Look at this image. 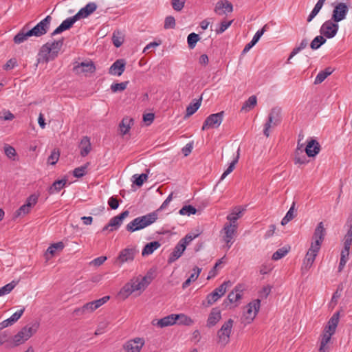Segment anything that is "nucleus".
Here are the masks:
<instances>
[{"label": "nucleus", "mask_w": 352, "mask_h": 352, "mask_svg": "<svg viewBox=\"0 0 352 352\" xmlns=\"http://www.w3.org/2000/svg\"><path fill=\"white\" fill-rule=\"evenodd\" d=\"M153 279V272L150 270L144 276L133 278L130 280V283L133 285L134 292H139V294H141Z\"/></svg>", "instance_id": "obj_4"}, {"label": "nucleus", "mask_w": 352, "mask_h": 352, "mask_svg": "<svg viewBox=\"0 0 352 352\" xmlns=\"http://www.w3.org/2000/svg\"><path fill=\"white\" fill-rule=\"evenodd\" d=\"M177 322L176 314H170L165 316L160 320L154 319L152 320L151 324L160 328L173 325Z\"/></svg>", "instance_id": "obj_19"}, {"label": "nucleus", "mask_w": 352, "mask_h": 352, "mask_svg": "<svg viewBox=\"0 0 352 352\" xmlns=\"http://www.w3.org/2000/svg\"><path fill=\"white\" fill-rule=\"evenodd\" d=\"M351 248L344 247L341 251L338 272H341L349 260Z\"/></svg>", "instance_id": "obj_35"}, {"label": "nucleus", "mask_w": 352, "mask_h": 352, "mask_svg": "<svg viewBox=\"0 0 352 352\" xmlns=\"http://www.w3.org/2000/svg\"><path fill=\"white\" fill-rule=\"evenodd\" d=\"M17 66V60L16 58H10L7 63L3 66L4 70H11Z\"/></svg>", "instance_id": "obj_60"}, {"label": "nucleus", "mask_w": 352, "mask_h": 352, "mask_svg": "<svg viewBox=\"0 0 352 352\" xmlns=\"http://www.w3.org/2000/svg\"><path fill=\"white\" fill-rule=\"evenodd\" d=\"M73 71L76 74L87 76L96 71V67L92 61H83L74 63Z\"/></svg>", "instance_id": "obj_8"}, {"label": "nucleus", "mask_w": 352, "mask_h": 352, "mask_svg": "<svg viewBox=\"0 0 352 352\" xmlns=\"http://www.w3.org/2000/svg\"><path fill=\"white\" fill-rule=\"evenodd\" d=\"M133 120L129 118H124L119 124L120 133L122 135L128 133L131 129V125L133 124Z\"/></svg>", "instance_id": "obj_36"}, {"label": "nucleus", "mask_w": 352, "mask_h": 352, "mask_svg": "<svg viewBox=\"0 0 352 352\" xmlns=\"http://www.w3.org/2000/svg\"><path fill=\"white\" fill-rule=\"evenodd\" d=\"M52 20V16L48 15L32 28L36 34V37H40L48 32Z\"/></svg>", "instance_id": "obj_16"}, {"label": "nucleus", "mask_w": 352, "mask_h": 352, "mask_svg": "<svg viewBox=\"0 0 352 352\" xmlns=\"http://www.w3.org/2000/svg\"><path fill=\"white\" fill-rule=\"evenodd\" d=\"M31 210V208L28 206V205H26L25 204L21 206L17 210H16V216L20 215H25L26 214H28Z\"/></svg>", "instance_id": "obj_64"}, {"label": "nucleus", "mask_w": 352, "mask_h": 352, "mask_svg": "<svg viewBox=\"0 0 352 352\" xmlns=\"http://www.w3.org/2000/svg\"><path fill=\"white\" fill-rule=\"evenodd\" d=\"M129 215V212L128 210H125L119 215L113 217L110 219L109 223L102 228V231L107 230L109 228L110 231L118 229V228L122 225L123 220Z\"/></svg>", "instance_id": "obj_13"}, {"label": "nucleus", "mask_w": 352, "mask_h": 352, "mask_svg": "<svg viewBox=\"0 0 352 352\" xmlns=\"http://www.w3.org/2000/svg\"><path fill=\"white\" fill-rule=\"evenodd\" d=\"M175 26V19L172 16H168L166 17L164 24V28L165 29H171L174 28Z\"/></svg>", "instance_id": "obj_57"}, {"label": "nucleus", "mask_w": 352, "mask_h": 352, "mask_svg": "<svg viewBox=\"0 0 352 352\" xmlns=\"http://www.w3.org/2000/svg\"><path fill=\"white\" fill-rule=\"evenodd\" d=\"M186 248V247H185V245H183L181 243L178 242V243L175 247L173 251L170 253L168 257V263H172L175 262L176 260H177L182 255Z\"/></svg>", "instance_id": "obj_28"}, {"label": "nucleus", "mask_w": 352, "mask_h": 352, "mask_svg": "<svg viewBox=\"0 0 352 352\" xmlns=\"http://www.w3.org/2000/svg\"><path fill=\"white\" fill-rule=\"evenodd\" d=\"M77 21L78 19L75 15L72 17L67 18L60 23L58 28L54 30V32L52 33V36L60 34L63 31L69 30Z\"/></svg>", "instance_id": "obj_22"}, {"label": "nucleus", "mask_w": 352, "mask_h": 352, "mask_svg": "<svg viewBox=\"0 0 352 352\" xmlns=\"http://www.w3.org/2000/svg\"><path fill=\"white\" fill-rule=\"evenodd\" d=\"M325 234L326 230L323 222H320L314 230L311 244L321 248Z\"/></svg>", "instance_id": "obj_15"}, {"label": "nucleus", "mask_w": 352, "mask_h": 352, "mask_svg": "<svg viewBox=\"0 0 352 352\" xmlns=\"http://www.w3.org/2000/svg\"><path fill=\"white\" fill-rule=\"evenodd\" d=\"M134 179L133 182L138 186H142L143 183L147 179L148 175L142 173L141 175L135 174L133 176Z\"/></svg>", "instance_id": "obj_53"}, {"label": "nucleus", "mask_w": 352, "mask_h": 352, "mask_svg": "<svg viewBox=\"0 0 352 352\" xmlns=\"http://www.w3.org/2000/svg\"><path fill=\"white\" fill-rule=\"evenodd\" d=\"M333 69L331 67H327L324 70L320 71L316 76L314 84L318 85L322 82L329 75L333 72Z\"/></svg>", "instance_id": "obj_38"}, {"label": "nucleus", "mask_w": 352, "mask_h": 352, "mask_svg": "<svg viewBox=\"0 0 352 352\" xmlns=\"http://www.w3.org/2000/svg\"><path fill=\"white\" fill-rule=\"evenodd\" d=\"M265 28L266 25H265L262 29L258 30L254 34L252 40L248 44H256L265 31Z\"/></svg>", "instance_id": "obj_62"}, {"label": "nucleus", "mask_w": 352, "mask_h": 352, "mask_svg": "<svg viewBox=\"0 0 352 352\" xmlns=\"http://www.w3.org/2000/svg\"><path fill=\"white\" fill-rule=\"evenodd\" d=\"M234 321L229 319L225 322L217 332L218 343L221 346H226L230 341Z\"/></svg>", "instance_id": "obj_5"}, {"label": "nucleus", "mask_w": 352, "mask_h": 352, "mask_svg": "<svg viewBox=\"0 0 352 352\" xmlns=\"http://www.w3.org/2000/svg\"><path fill=\"white\" fill-rule=\"evenodd\" d=\"M161 244L158 241H152L145 245L142 250V256L150 255L153 253L155 250L160 247Z\"/></svg>", "instance_id": "obj_34"}, {"label": "nucleus", "mask_w": 352, "mask_h": 352, "mask_svg": "<svg viewBox=\"0 0 352 352\" xmlns=\"http://www.w3.org/2000/svg\"><path fill=\"white\" fill-rule=\"evenodd\" d=\"M237 225H232L226 223L221 231L222 237L228 249L230 248L234 243V238L236 233Z\"/></svg>", "instance_id": "obj_6"}, {"label": "nucleus", "mask_w": 352, "mask_h": 352, "mask_svg": "<svg viewBox=\"0 0 352 352\" xmlns=\"http://www.w3.org/2000/svg\"><path fill=\"white\" fill-rule=\"evenodd\" d=\"M60 153L58 150L54 149L50 155L47 158V163L51 165H54L56 164L59 159Z\"/></svg>", "instance_id": "obj_54"}, {"label": "nucleus", "mask_w": 352, "mask_h": 352, "mask_svg": "<svg viewBox=\"0 0 352 352\" xmlns=\"http://www.w3.org/2000/svg\"><path fill=\"white\" fill-rule=\"evenodd\" d=\"M320 151V145L318 141L311 139L308 142L305 152L308 157H315Z\"/></svg>", "instance_id": "obj_27"}, {"label": "nucleus", "mask_w": 352, "mask_h": 352, "mask_svg": "<svg viewBox=\"0 0 352 352\" xmlns=\"http://www.w3.org/2000/svg\"><path fill=\"white\" fill-rule=\"evenodd\" d=\"M112 41L114 45L122 44L124 41V34L119 30L114 31L112 36Z\"/></svg>", "instance_id": "obj_51"}, {"label": "nucleus", "mask_w": 352, "mask_h": 352, "mask_svg": "<svg viewBox=\"0 0 352 352\" xmlns=\"http://www.w3.org/2000/svg\"><path fill=\"white\" fill-rule=\"evenodd\" d=\"M40 326L38 321H34L28 323L23 327L12 338V342L15 346L20 345L30 339L36 333Z\"/></svg>", "instance_id": "obj_1"}, {"label": "nucleus", "mask_w": 352, "mask_h": 352, "mask_svg": "<svg viewBox=\"0 0 352 352\" xmlns=\"http://www.w3.org/2000/svg\"><path fill=\"white\" fill-rule=\"evenodd\" d=\"M302 144L299 146V142L298 143V147L295 152L294 163L296 164H305L308 161L306 156L303 154L302 149Z\"/></svg>", "instance_id": "obj_32"}, {"label": "nucleus", "mask_w": 352, "mask_h": 352, "mask_svg": "<svg viewBox=\"0 0 352 352\" xmlns=\"http://www.w3.org/2000/svg\"><path fill=\"white\" fill-rule=\"evenodd\" d=\"M260 306L261 300L259 299H256L252 302H250L247 305V311L244 313L243 322L250 324L251 322H252L259 311Z\"/></svg>", "instance_id": "obj_7"}, {"label": "nucleus", "mask_w": 352, "mask_h": 352, "mask_svg": "<svg viewBox=\"0 0 352 352\" xmlns=\"http://www.w3.org/2000/svg\"><path fill=\"white\" fill-rule=\"evenodd\" d=\"M145 344L142 338H135L129 340L123 344V349L125 352H140Z\"/></svg>", "instance_id": "obj_10"}, {"label": "nucleus", "mask_w": 352, "mask_h": 352, "mask_svg": "<svg viewBox=\"0 0 352 352\" xmlns=\"http://www.w3.org/2000/svg\"><path fill=\"white\" fill-rule=\"evenodd\" d=\"M80 155L82 157L87 156L91 148L89 138L87 136L83 137L80 144Z\"/></svg>", "instance_id": "obj_31"}, {"label": "nucleus", "mask_w": 352, "mask_h": 352, "mask_svg": "<svg viewBox=\"0 0 352 352\" xmlns=\"http://www.w3.org/2000/svg\"><path fill=\"white\" fill-rule=\"evenodd\" d=\"M242 292L243 289H241V285L236 286L234 291L231 292L228 296V299L230 302H235L238 300L241 299L242 296Z\"/></svg>", "instance_id": "obj_37"}, {"label": "nucleus", "mask_w": 352, "mask_h": 352, "mask_svg": "<svg viewBox=\"0 0 352 352\" xmlns=\"http://www.w3.org/2000/svg\"><path fill=\"white\" fill-rule=\"evenodd\" d=\"M221 318V311L218 308H213L207 320V326L211 327L214 326Z\"/></svg>", "instance_id": "obj_29"}, {"label": "nucleus", "mask_w": 352, "mask_h": 352, "mask_svg": "<svg viewBox=\"0 0 352 352\" xmlns=\"http://www.w3.org/2000/svg\"><path fill=\"white\" fill-rule=\"evenodd\" d=\"M138 222L141 225L142 229L151 225L157 219V211L148 213L146 215L137 217Z\"/></svg>", "instance_id": "obj_26"}, {"label": "nucleus", "mask_w": 352, "mask_h": 352, "mask_svg": "<svg viewBox=\"0 0 352 352\" xmlns=\"http://www.w3.org/2000/svg\"><path fill=\"white\" fill-rule=\"evenodd\" d=\"M176 318L179 320V324L190 326L194 324V320L184 314H176Z\"/></svg>", "instance_id": "obj_43"}, {"label": "nucleus", "mask_w": 352, "mask_h": 352, "mask_svg": "<svg viewBox=\"0 0 352 352\" xmlns=\"http://www.w3.org/2000/svg\"><path fill=\"white\" fill-rule=\"evenodd\" d=\"M129 84V81H124L119 83H113L111 85L112 92L116 93L124 91Z\"/></svg>", "instance_id": "obj_52"}, {"label": "nucleus", "mask_w": 352, "mask_h": 352, "mask_svg": "<svg viewBox=\"0 0 352 352\" xmlns=\"http://www.w3.org/2000/svg\"><path fill=\"white\" fill-rule=\"evenodd\" d=\"M67 183L66 179H60L55 181L52 185L49 188V193L54 194L55 192H59L63 187L65 186Z\"/></svg>", "instance_id": "obj_40"}, {"label": "nucleus", "mask_w": 352, "mask_h": 352, "mask_svg": "<svg viewBox=\"0 0 352 352\" xmlns=\"http://www.w3.org/2000/svg\"><path fill=\"white\" fill-rule=\"evenodd\" d=\"M126 61L124 59L116 60L109 68V74L113 76H121L125 69Z\"/></svg>", "instance_id": "obj_25"}, {"label": "nucleus", "mask_w": 352, "mask_h": 352, "mask_svg": "<svg viewBox=\"0 0 352 352\" xmlns=\"http://www.w3.org/2000/svg\"><path fill=\"white\" fill-rule=\"evenodd\" d=\"M338 22L334 21L329 20L325 21L321 26L320 32L322 35H324L326 38L333 37L338 30Z\"/></svg>", "instance_id": "obj_11"}, {"label": "nucleus", "mask_w": 352, "mask_h": 352, "mask_svg": "<svg viewBox=\"0 0 352 352\" xmlns=\"http://www.w3.org/2000/svg\"><path fill=\"white\" fill-rule=\"evenodd\" d=\"M232 21H223L221 22L219 25V27L215 29V32L217 34L223 33L226 29L230 27Z\"/></svg>", "instance_id": "obj_56"}, {"label": "nucleus", "mask_w": 352, "mask_h": 352, "mask_svg": "<svg viewBox=\"0 0 352 352\" xmlns=\"http://www.w3.org/2000/svg\"><path fill=\"white\" fill-rule=\"evenodd\" d=\"M289 246H284L281 248L278 249L272 255V259L278 261L284 257L289 251Z\"/></svg>", "instance_id": "obj_45"}, {"label": "nucleus", "mask_w": 352, "mask_h": 352, "mask_svg": "<svg viewBox=\"0 0 352 352\" xmlns=\"http://www.w3.org/2000/svg\"><path fill=\"white\" fill-rule=\"evenodd\" d=\"M98 6L94 2L88 3L85 7L82 8L76 14V17L78 20L84 19L89 16L93 12H94Z\"/></svg>", "instance_id": "obj_20"}, {"label": "nucleus", "mask_w": 352, "mask_h": 352, "mask_svg": "<svg viewBox=\"0 0 352 352\" xmlns=\"http://www.w3.org/2000/svg\"><path fill=\"white\" fill-rule=\"evenodd\" d=\"M138 252V251L135 248H126L120 252L117 262L122 265L124 263L132 261Z\"/></svg>", "instance_id": "obj_17"}, {"label": "nucleus", "mask_w": 352, "mask_h": 352, "mask_svg": "<svg viewBox=\"0 0 352 352\" xmlns=\"http://www.w3.org/2000/svg\"><path fill=\"white\" fill-rule=\"evenodd\" d=\"M239 148L237 150V154L236 157L232 160V162L230 164L229 166L227 169L223 172L221 177V180H223L226 178L227 175H228L230 173H232L235 167L236 164L238 162L239 159Z\"/></svg>", "instance_id": "obj_44"}, {"label": "nucleus", "mask_w": 352, "mask_h": 352, "mask_svg": "<svg viewBox=\"0 0 352 352\" xmlns=\"http://www.w3.org/2000/svg\"><path fill=\"white\" fill-rule=\"evenodd\" d=\"M320 248L311 244L303 261L302 269L309 270L313 265Z\"/></svg>", "instance_id": "obj_14"}, {"label": "nucleus", "mask_w": 352, "mask_h": 352, "mask_svg": "<svg viewBox=\"0 0 352 352\" xmlns=\"http://www.w3.org/2000/svg\"><path fill=\"white\" fill-rule=\"evenodd\" d=\"M232 10V5L228 0H221L218 1L214 8V12L219 15L230 13Z\"/></svg>", "instance_id": "obj_21"}, {"label": "nucleus", "mask_w": 352, "mask_h": 352, "mask_svg": "<svg viewBox=\"0 0 352 352\" xmlns=\"http://www.w3.org/2000/svg\"><path fill=\"white\" fill-rule=\"evenodd\" d=\"M38 199V195L36 194H32L27 198L25 204L28 205V206L32 208L36 204Z\"/></svg>", "instance_id": "obj_59"}, {"label": "nucleus", "mask_w": 352, "mask_h": 352, "mask_svg": "<svg viewBox=\"0 0 352 352\" xmlns=\"http://www.w3.org/2000/svg\"><path fill=\"white\" fill-rule=\"evenodd\" d=\"M186 0H171L172 6L176 11H180L184 6Z\"/></svg>", "instance_id": "obj_61"}, {"label": "nucleus", "mask_w": 352, "mask_h": 352, "mask_svg": "<svg viewBox=\"0 0 352 352\" xmlns=\"http://www.w3.org/2000/svg\"><path fill=\"white\" fill-rule=\"evenodd\" d=\"M88 164H87L84 166L76 168L73 171L74 176L77 178H80L84 176L87 173Z\"/></svg>", "instance_id": "obj_55"}, {"label": "nucleus", "mask_w": 352, "mask_h": 352, "mask_svg": "<svg viewBox=\"0 0 352 352\" xmlns=\"http://www.w3.org/2000/svg\"><path fill=\"white\" fill-rule=\"evenodd\" d=\"M16 283L12 281L0 288V297L10 293L12 289L16 287Z\"/></svg>", "instance_id": "obj_49"}, {"label": "nucleus", "mask_w": 352, "mask_h": 352, "mask_svg": "<svg viewBox=\"0 0 352 352\" xmlns=\"http://www.w3.org/2000/svg\"><path fill=\"white\" fill-rule=\"evenodd\" d=\"M223 114L224 112L221 111L217 113L211 114L209 116H208L203 124L201 128L202 131H204L209 128H218L223 121Z\"/></svg>", "instance_id": "obj_9"}, {"label": "nucleus", "mask_w": 352, "mask_h": 352, "mask_svg": "<svg viewBox=\"0 0 352 352\" xmlns=\"http://www.w3.org/2000/svg\"><path fill=\"white\" fill-rule=\"evenodd\" d=\"M256 103L257 98L256 96H252L243 103L241 111H249L256 105Z\"/></svg>", "instance_id": "obj_41"}, {"label": "nucleus", "mask_w": 352, "mask_h": 352, "mask_svg": "<svg viewBox=\"0 0 352 352\" xmlns=\"http://www.w3.org/2000/svg\"><path fill=\"white\" fill-rule=\"evenodd\" d=\"M243 210L240 207L235 208L230 214L227 216V219L229 221L228 223L237 225V220L241 217Z\"/></svg>", "instance_id": "obj_30"}, {"label": "nucleus", "mask_w": 352, "mask_h": 352, "mask_svg": "<svg viewBox=\"0 0 352 352\" xmlns=\"http://www.w3.org/2000/svg\"><path fill=\"white\" fill-rule=\"evenodd\" d=\"M65 247L64 243L62 241H59L55 243L52 244L48 247L47 251L45 252V256L47 258H48V254H50L52 256L55 255L56 252H60L63 250Z\"/></svg>", "instance_id": "obj_33"}, {"label": "nucleus", "mask_w": 352, "mask_h": 352, "mask_svg": "<svg viewBox=\"0 0 352 352\" xmlns=\"http://www.w3.org/2000/svg\"><path fill=\"white\" fill-rule=\"evenodd\" d=\"M142 229V228L140 223L138 222L137 217L135 218L131 222H129L126 226V230L129 232H133L138 230H140Z\"/></svg>", "instance_id": "obj_47"}, {"label": "nucleus", "mask_w": 352, "mask_h": 352, "mask_svg": "<svg viewBox=\"0 0 352 352\" xmlns=\"http://www.w3.org/2000/svg\"><path fill=\"white\" fill-rule=\"evenodd\" d=\"M348 12L349 6L346 3H337L333 10L332 20L338 23L344 20Z\"/></svg>", "instance_id": "obj_12"}, {"label": "nucleus", "mask_w": 352, "mask_h": 352, "mask_svg": "<svg viewBox=\"0 0 352 352\" xmlns=\"http://www.w3.org/2000/svg\"><path fill=\"white\" fill-rule=\"evenodd\" d=\"M61 45H42L38 54V63H47L54 60L60 50Z\"/></svg>", "instance_id": "obj_2"}, {"label": "nucleus", "mask_w": 352, "mask_h": 352, "mask_svg": "<svg viewBox=\"0 0 352 352\" xmlns=\"http://www.w3.org/2000/svg\"><path fill=\"white\" fill-rule=\"evenodd\" d=\"M109 299V296H106L100 299L87 302L85 304L84 308L87 314L91 313L94 311L96 309L101 307L105 302H107Z\"/></svg>", "instance_id": "obj_23"}, {"label": "nucleus", "mask_w": 352, "mask_h": 352, "mask_svg": "<svg viewBox=\"0 0 352 352\" xmlns=\"http://www.w3.org/2000/svg\"><path fill=\"white\" fill-rule=\"evenodd\" d=\"M219 299V295L217 294V292H212L207 295L206 301L203 302L202 305L206 307H209L217 302Z\"/></svg>", "instance_id": "obj_46"}, {"label": "nucleus", "mask_w": 352, "mask_h": 352, "mask_svg": "<svg viewBox=\"0 0 352 352\" xmlns=\"http://www.w3.org/2000/svg\"><path fill=\"white\" fill-rule=\"evenodd\" d=\"M197 212V209L191 205H187L183 206L179 211L181 215L195 214Z\"/></svg>", "instance_id": "obj_50"}, {"label": "nucleus", "mask_w": 352, "mask_h": 352, "mask_svg": "<svg viewBox=\"0 0 352 352\" xmlns=\"http://www.w3.org/2000/svg\"><path fill=\"white\" fill-rule=\"evenodd\" d=\"M294 205L295 204L293 203L292 206L289 208V210L286 213L285 216L283 218L281 221V224L283 226L286 225L291 220H292L294 218Z\"/></svg>", "instance_id": "obj_48"}, {"label": "nucleus", "mask_w": 352, "mask_h": 352, "mask_svg": "<svg viewBox=\"0 0 352 352\" xmlns=\"http://www.w3.org/2000/svg\"><path fill=\"white\" fill-rule=\"evenodd\" d=\"M201 99L195 100L194 102L190 103L187 107L185 117H189L193 115L198 110L201 106Z\"/></svg>", "instance_id": "obj_42"}, {"label": "nucleus", "mask_w": 352, "mask_h": 352, "mask_svg": "<svg viewBox=\"0 0 352 352\" xmlns=\"http://www.w3.org/2000/svg\"><path fill=\"white\" fill-rule=\"evenodd\" d=\"M14 118V116L10 111L3 110L0 112V119L3 120H12Z\"/></svg>", "instance_id": "obj_63"}, {"label": "nucleus", "mask_w": 352, "mask_h": 352, "mask_svg": "<svg viewBox=\"0 0 352 352\" xmlns=\"http://www.w3.org/2000/svg\"><path fill=\"white\" fill-rule=\"evenodd\" d=\"M230 284V281L223 282L219 287L216 288L213 292H217V294L219 295V298L223 296L226 292L227 286Z\"/></svg>", "instance_id": "obj_58"}, {"label": "nucleus", "mask_w": 352, "mask_h": 352, "mask_svg": "<svg viewBox=\"0 0 352 352\" xmlns=\"http://www.w3.org/2000/svg\"><path fill=\"white\" fill-rule=\"evenodd\" d=\"M24 311L25 307H23L21 309L14 313L9 318L4 320L1 322H0V330L3 329L14 324L22 316Z\"/></svg>", "instance_id": "obj_24"}, {"label": "nucleus", "mask_w": 352, "mask_h": 352, "mask_svg": "<svg viewBox=\"0 0 352 352\" xmlns=\"http://www.w3.org/2000/svg\"><path fill=\"white\" fill-rule=\"evenodd\" d=\"M134 292L133 289V285L131 284L130 281L126 283L124 287L120 289L119 292V296L123 298H127L131 294H132Z\"/></svg>", "instance_id": "obj_39"}, {"label": "nucleus", "mask_w": 352, "mask_h": 352, "mask_svg": "<svg viewBox=\"0 0 352 352\" xmlns=\"http://www.w3.org/2000/svg\"><path fill=\"white\" fill-rule=\"evenodd\" d=\"M281 122V109L278 107L273 108L268 116V119L264 125L263 133L268 138L270 136V128L275 127Z\"/></svg>", "instance_id": "obj_3"}, {"label": "nucleus", "mask_w": 352, "mask_h": 352, "mask_svg": "<svg viewBox=\"0 0 352 352\" xmlns=\"http://www.w3.org/2000/svg\"><path fill=\"white\" fill-rule=\"evenodd\" d=\"M29 24L25 25L17 34H16L13 38V41L15 43H21L26 41L28 38L32 36L36 37V34L34 30L29 29L28 26Z\"/></svg>", "instance_id": "obj_18"}]
</instances>
